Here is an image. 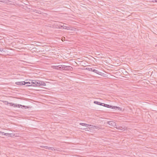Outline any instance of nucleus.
<instances>
[{"label":"nucleus","instance_id":"f257e3e1","mask_svg":"<svg viewBox=\"0 0 157 157\" xmlns=\"http://www.w3.org/2000/svg\"><path fill=\"white\" fill-rule=\"evenodd\" d=\"M67 25L59 21V31H63V29L71 30H74V28H73L70 26H67Z\"/></svg>","mask_w":157,"mask_h":157},{"label":"nucleus","instance_id":"f03ea898","mask_svg":"<svg viewBox=\"0 0 157 157\" xmlns=\"http://www.w3.org/2000/svg\"><path fill=\"white\" fill-rule=\"evenodd\" d=\"M61 63L59 62V70H70L72 71L73 68L70 66H67L64 64H60Z\"/></svg>","mask_w":157,"mask_h":157},{"label":"nucleus","instance_id":"7ed1b4c3","mask_svg":"<svg viewBox=\"0 0 157 157\" xmlns=\"http://www.w3.org/2000/svg\"><path fill=\"white\" fill-rule=\"evenodd\" d=\"M102 106L106 107L111 108L112 109H118L120 110V111L122 110L121 108L116 106H113L111 105H108L104 103H103V104H102Z\"/></svg>","mask_w":157,"mask_h":157},{"label":"nucleus","instance_id":"20e7f679","mask_svg":"<svg viewBox=\"0 0 157 157\" xmlns=\"http://www.w3.org/2000/svg\"><path fill=\"white\" fill-rule=\"evenodd\" d=\"M29 81H31V85H26V86H39V80H29Z\"/></svg>","mask_w":157,"mask_h":157},{"label":"nucleus","instance_id":"39448f33","mask_svg":"<svg viewBox=\"0 0 157 157\" xmlns=\"http://www.w3.org/2000/svg\"><path fill=\"white\" fill-rule=\"evenodd\" d=\"M0 135H5L9 137H12L14 136V133H5L4 132H0Z\"/></svg>","mask_w":157,"mask_h":157},{"label":"nucleus","instance_id":"423d86ee","mask_svg":"<svg viewBox=\"0 0 157 157\" xmlns=\"http://www.w3.org/2000/svg\"><path fill=\"white\" fill-rule=\"evenodd\" d=\"M87 70L89 71H93L95 73L99 75H101V72H99L97 70L91 68H88Z\"/></svg>","mask_w":157,"mask_h":157},{"label":"nucleus","instance_id":"0eeeda50","mask_svg":"<svg viewBox=\"0 0 157 157\" xmlns=\"http://www.w3.org/2000/svg\"><path fill=\"white\" fill-rule=\"evenodd\" d=\"M117 128L119 130H120L121 131V132H122L123 131H124L125 130L127 129V127L124 126L123 127H122L119 126L118 127H117Z\"/></svg>","mask_w":157,"mask_h":157},{"label":"nucleus","instance_id":"6e6552de","mask_svg":"<svg viewBox=\"0 0 157 157\" xmlns=\"http://www.w3.org/2000/svg\"><path fill=\"white\" fill-rule=\"evenodd\" d=\"M40 147L46 149H48L49 150H55L54 148V147H49L46 146H41Z\"/></svg>","mask_w":157,"mask_h":157},{"label":"nucleus","instance_id":"1a4fd4ad","mask_svg":"<svg viewBox=\"0 0 157 157\" xmlns=\"http://www.w3.org/2000/svg\"><path fill=\"white\" fill-rule=\"evenodd\" d=\"M107 123L111 126H116V123L113 121H108Z\"/></svg>","mask_w":157,"mask_h":157},{"label":"nucleus","instance_id":"9d476101","mask_svg":"<svg viewBox=\"0 0 157 157\" xmlns=\"http://www.w3.org/2000/svg\"><path fill=\"white\" fill-rule=\"evenodd\" d=\"M62 103H65V102H64L63 101H61L60 100H59V108H63V107H65L64 106H66V105L65 104H62Z\"/></svg>","mask_w":157,"mask_h":157},{"label":"nucleus","instance_id":"9b49d317","mask_svg":"<svg viewBox=\"0 0 157 157\" xmlns=\"http://www.w3.org/2000/svg\"><path fill=\"white\" fill-rule=\"evenodd\" d=\"M39 86H46L44 82L39 80Z\"/></svg>","mask_w":157,"mask_h":157},{"label":"nucleus","instance_id":"f8f14e48","mask_svg":"<svg viewBox=\"0 0 157 157\" xmlns=\"http://www.w3.org/2000/svg\"><path fill=\"white\" fill-rule=\"evenodd\" d=\"M79 124L81 125H82L83 126H85L86 127H88L89 126H93V125H91L90 124H89L85 123H80Z\"/></svg>","mask_w":157,"mask_h":157},{"label":"nucleus","instance_id":"ddd939ff","mask_svg":"<svg viewBox=\"0 0 157 157\" xmlns=\"http://www.w3.org/2000/svg\"><path fill=\"white\" fill-rule=\"evenodd\" d=\"M11 1H10L8 0H0V2L5 3L8 4L9 2H11Z\"/></svg>","mask_w":157,"mask_h":157},{"label":"nucleus","instance_id":"4468645a","mask_svg":"<svg viewBox=\"0 0 157 157\" xmlns=\"http://www.w3.org/2000/svg\"><path fill=\"white\" fill-rule=\"evenodd\" d=\"M94 103L100 105H102V104H103V103H101L100 102L96 101H94Z\"/></svg>","mask_w":157,"mask_h":157},{"label":"nucleus","instance_id":"2eb2a0df","mask_svg":"<svg viewBox=\"0 0 157 157\" xmlns=\"http://www.w3.org/2000/svg\"><path fill=\"white\" fill-rule=\"evenodd\" d=\"M66 83H63V82H61L59 81V86H66Z\"/></svg>","mask_w":157,"mask_h":157},{"label":"nucleus","instance_id":"dca6fc26","mask_svg":"<svg viewBox=\"0 0 157 157\" xmlns=\"http://www.w3.org/2000/svg\"><path fill=\"white\" fill-rule=\"evenodd\" d=\"M52 67L54 69H59V66H52Z\"/></svg>","mask_w":157,"mask_h":157},{"label":"nucleus","instance_id":"f3484780","mask_svg":"<svg viewBox=\"0 0 157 157\" xmlns=\"http://www.w3.org/2000/svg\"><path fill=\"white\" fill-rule=\"evenodd\" d=\"M9 104H10L11 106H13L15 107H17V104H14L13 103H9Z\"/></svg>","mask_w":157,"mask_h":157},{"label":"nucleus","instance_id":"a211bd4d","mask_svg":"<svg viewBox=\"0 0 157 157\" xmlns=\"http://www.w3.org/2000/svg\"><path fill=\"white\" fill-rule=\"evenodd\" d=\"M24 83H25V84H28L27 85H31V81L29 82H25V81H24Z\"/></svg>","mask_w":157,"mask_h":157},{"label":"nucleus","instance_id":"6ab92c4d","mask_svg":"<svg viewBox=\"0 0 157 157\" xmlns=\"http://www.w3.org/2000/svg\"><path fill=\"white\" fill-rule=\"evenodd\" d=\"M15 84L17 85L21 86V82H15Z\"/></svg>","mask_w":157,"mask_h":157},{"label":"nucleus","instance_id":"aec40b11","mask_svg":"<svg viewBox=\"0 0 157 157\" xmlns=\"http://www.w3.org/2000/svg\"><path fill=\"white\" fill-rule=\"evenodd\" d=\"M2 101L3 102L5 105H8L10 103H9L8 101Z\"/></svg>","mask_w":157,"mask_h":157},{"label":"nucleus","instance_id":"412c9836","mask_svg":"<svg viewBox=\"0 0 157 157\" xmlns=\"http://www.w3.org/2000/svg\"><path fill=\"white\" fill-rule=\"evenodd\" d=\"M65 37H63V36L62 37V38H61V41L62 42H63L64 41H65Z\"/></svg>","mask_w":157,"mask_h":157},{"label":"nucleus","instance_id":"4be33fe9","mask_svg":"<svg viewBox=\"0 0 157 157\" xmlns=\"http://www.w3.org/2000/svg\"><path fill=\"white\" fill-rule=\"evenodd\" d=\"M25 85V83H24V81L21 82V86Z\"/></svg>","mask_w":157,"mask_h":157},{"label":"nucleus","instance_id":"5701e85b","mask_svg":"<svg viewBox=\"0 0 157 157\" xmlns=\"http://www.w3.org/2000/svg\"><path fill=\"white\" fill-rule=\"evenodd\" d=\"M17 107H19V108H20L21 107V106H22L21 105H20V104H17Z\"/></svg>","mask_w":157,"mask_h":157},{"label":"nucleus","instance_id":"b1692460","mask_svg":"<svg viewBox=\"0 0 157 157\" xmlns=\"http://www.w3.org/2000/svg\"><path fill=\"white\" fill-rule=\"evenodd\" d=\"M25 107H26V106H25V105H22V106H21V108L22 109H23L24 108H25Z\"/></svg>","mask_w":157,"mask_h":157},{"label":"nucleus","instance_id":"393cba45","mask_svg":"<svg viewBox=\"0 0 157 157\" xmlns=\"http://www.w3.org/2000/svg\"><path fill=\"white\" fill-rule=\"evenodd\" d=\"M93 127H95L96 128H98V127L97 126H96L95 125H94V126H93Z\"/></svg>","mask_w":157,"mask_h":157},{"label":"nucleus","instance_id":"a878e982","mask_svg":"<svg viewBox=\"0 0 157 157\" xmlns=\"http://www.w3.org/2000/svg\"><path fill=\"white\" fill-rule=\"evenodd\" d=\"M60 63H61L60 64H64V63H63L62 62H60Z\"/></svg>","mask_w":157,"mask_h":157},{"label":"nucleus","instance_id":"bb28decb","mask_svg":"<svg viewBox=\"0 0 157 157\" xmlns=\"http://www.w3.org/2000/svg\"><path fill=\"white\" fill-rule=\"evenodd\" d=\"M71 87L69 88H68V89H69L68 90H71Z\"/></svg>","mask_w":157,"mask_h":157},{"label":"nucleus","instance_id":"cd10ccee","mask_svg":"<svg viewBox=\"0 0 157 157\" xmlns=\"http://www.w3.org/2000/svg\"><path fill=\"white\" fill-rule=\"evenodd\" d=\"M59 17H60V16L61 15V14H62V13H59Z\"/></svg>","mask_w":157,"mask_h":157},{"label":"nucleus","instance_id":"c85d7f7f","mask_svg":"<svg viewBox=\"0 0 157 157\" xmlns=\"http://www.w3.org/2000/svg\"><path fill=\"white\" fill-rule=\"evenodd\" d=\"M2 51V50L1 49V48H0V51L1 52V51Z\"/></svg>","mask_w":157,"mask_h":157},{"label":"nucleus","instance_id":"c756f323","mask_svg":"<svg viewBox=\"0 0 157 157\" xmlns=\"http://www.w3.org/2000/svg\"><path fill=\"white\" fill-rule=\"evenodd\" d=\"M59 6H60V5H59ZM62 8V7H60V6H59V9H60V8Z\"/></svg>","mask_w":157,"mask_h":157},{"label":"nucleus","instance_id":"7c9ffc66","mask_svg":"<svg viewBox=\"0 0 157 157\" xmlns=\"http://www.w3.org/2000/svg\"><path fill=\"white\" fill-rule=\"evenodd\" d=\"M60 44L63 45V44Z\"/></svg>","mask_w":157,"mask_h":157},{"label":"nucleus","instance_id":"2f4dec72","mask_svg":"<svg viewBox=\"0 0 157 157\" xmlns=\"http://www.w3.org/2000/svg\"><path fill=\"white\" fill-rule=\"evenodd\" d=\"M156 2H157V0L155 1Z\"/></svg>","mask_w":157,"mask_h":157},{"label":"nucleus","instance_id":"473e14b6","mask_svg":"<svg viewBox=\"0 0 157 157\" xmlns=\"http://www.w3.org/2000/svg\"><path fill=\"white\" fill-rule=\"evenodd\" d=\"M66 137L68 138V137Z\"/></svg>","mask_w":157,"mask_h":157},{"label":"nucleus","instance_id":"72a5a7b5","mask_svg":"<svg viewBox=\"0 0 157 157\" xmlns=\"http://www.w3.org/2000/svg\"><path fill=\"white\" fill-rule=\"evenodd\" d=\"M86 129H87L88 130V128H86Z\"/></svg>","mask_w":157,"mask_h":157}]
</instances>
